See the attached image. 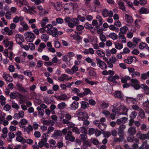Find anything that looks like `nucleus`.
Here are the masks:
<instances>
[{
  "label": "nucleus",
  "instance_id": "20e7f679",
  "mask_svg": "<svg viewBox=\"0 0 149 149\" xmlns=\"http://www.w3.org/2000/svg\"><path fill=\"white\" fill-rule=\"evenodd\" d=\"M26 40L28 42H33L36 38L35 35L32 32H28L26 33Z\"/></svg>",
  "mask_w": 149,
  "mask_h": 149
},
{
  "label": "nucleus",
  "instance_id": "9d476101",
  "mask_svg": "<svg viewBox=\"0 0 149 149\" xmlns=\"http://www.w3.org/2000/svg\"><path fill=\"white\" fill-rule=\"evenodd\" d=\"M79 107V103L77 101H74L73 102L70 104V107L69 108H67V110L68 109L72 110H75L76 109H77Z\"/></svg>",
  "mask_w": 149,
  "mask_h": 149
},
{
  "label": "nucleus",
  "instance_id": "ea45409f",
  "mask_svg": "<svg viewBox=\"0 0 149 149\" xmlns=\"http://www.w3.org/2000/svg\"><path fill=\"white\" fill-rule=\"evenodd\" d=\"M3 43L5 45L6 47H8L10 44L11 41H9L8 39L4 40L3 41Z\"/></svg>",
  "mask_w": 149,
  "mask_h": 149
},
{
  "label": "nucleus",
  "instance_id": "f257e3e1",
  "mask_svg": "<svg viewBox=\"0 0 149 149\" xmlns=\"http://www.w3.org/2000/svg\"><path fill=\"white\" fill-rule=\"evenodd\" d=\"M136 133V130L135 127H131L129 128L127 131V134L128 136L127 138V140L128 142H132L134 138V135Z\"/></svg>",
  "mask_w": 149,
  "mask_h": 149
},
{
  "label": "nucleus",
  "instance_id": "4d7b16f0",
  "mask_svg": "<svg viewBox=\"0 0 149 149\" xmlns=\"http://www.w3.org/2000/svg\"><path fill=\"white\" fill-rule=\"evenodd\" d=\"M95 130L93 128H90L88 130V133L89 134L91 135L95 133Z\"/></svg>",
  "mask_w": 149,
  "mask_h": 149
},
{
  "label": "nucleus",
  "instance_id": "cd10ccee",
  "mask_svg": "<svg viewBox=\"0 0 149 149\" xmlns=\"http://www.w3.org/2000/svg\"><path fill=\"white\" fill-rule=\"evenodd\" d=\"M52 36L54 37H57V33L58 29L57 28L54 27L52 29Z\"/></svg>",
  "mask_w": 149,
  "mask_h": 149
},
{
  "label": "nucleus",
  "instance_id": "13d9d810",
  "mask_svg": "<svg viewBox=\"0 0 149 149\" xmlns=\"http://www.w3.org/2000/svg\"><path fill=\"white\" fill-rule=\"evenodd\" d=\"M76 26L77 30L78 31H81V30L84 29V26L81 25H77Z\"/></svg>",
  "mask_w": 149,
  "mask_h": 149
},
{
  "label": "nucleus",
  "instance_id": "7ed1b4c3",
  "mask_svg": "<svg viewBox=\"0 0 149 149\" xmlns=\"http://www.w3.org/2000/svg\"><path fill=\"white\" fill-rule=\"evenodd\" d=\"M96 60L97 66L103 70L107 69V66L105 62L99 58H96Z\"/></svg>",
  "mask_w": 149,
  "mask_h": 149
},
{
  "label": "nucleus",
  "instance_id": "f3484780",
  "mask_svg": "<svg viewBox=\"0 0 149 149\" xmlns=\"http://www.w3.org/2000/svg\"><path fill=\"white\" fill-rule=\"evenodd\" d=\"M118 8L119 9L122 10L123 12L126 11L124 2L120 1L118 2Z\"/></svg>",
  "mask_w": 149,
  "mask_h": 149
},
{
  "label": "nucleus",
  "instance_id": "052dcab7",
  "mask_svg": "<svg viewBox=\"0 0 149 149\" xmlns=\"http://www.w3.org/2000/svg\"><path fill=\"white\" fill-rule=\"evenodd\" d=\"M139 138L141 140H144L146 138V135L145 134H140V135L139 137Z\"/></svg>",
  "mask_w": 149,
  "mask_h": 149
},
{
  "label": "nucleus",
  "instance_id": "c756f323",
  "mask_svg": "<svg viewBox=\"0 0 149 149\" xmlns=\"http://www.w3.org/2000/svg\"><path fill=\"white\" fill-rule=\"evenodd\" d=\"M109 106V103L103 101L101 105V107L102 109H105L107 108Z\"/></svg>",
  "mask_w": 149,
  "mask_h": 149
},
{
  "label": "nucleus",
  "instance_id": "774afa93",
  "mask_svg": "<svg viewBox=\"0 0 149 149\" xmlns=\"http://www.w3.org/2000/svg\"><path fill=\"white\" fill-rule=\"evenodd\" d=\"M100 40L102 41L105 42L106 40V38L103 34H101L100 35Z\"/></svg>",
  "mask_w": 149,
  "mask_h": 149
},
{
  "label": "nucleus",
  "instance_id": "5701e85b",
  "mask_svg": "<svg viewBox=\"0 0 149 149\" xmlns=\"http://www.w3.org/2000/svg\"><path fill=\"white\" fill-rule=\"evenodd\" d=\"M107 36L111 38L113 40L117 39L118 37L117 35L114 33H109V35H107Z\"/></svg>",
  "mask_w": 149,
  "mask_h": 149
},
{
  "label": "nucleus",
  "instance_id": "338daca9",
  "mask_svg": "<svg viewBox=\"0 0 149 149\" xmlns=\"http://www.w3.org/2000/svg\"><path fill=\"white\" fill-rule=\"evenodd\" d=\"M120 119H121L122 124L126 123L128 120V118L126 117H123L120 118Z\"/></svg>",
  "mask_w": 149,
  "mask_h": 149
},
{
  "label": "nucleus",
  "instance_id": "393cba45",
  "mask_svg": "<svg viewBox=\"0 0 149 149\" xmlns=\"http://www.w3.org/2000/svg\"><path fill=\"white\" fill-rule=\"evenodd\" d=\"M149 77V71L147 72L141 74V78L143 80H146Z\"/></svg>",
  "mask_w": 149,
  "mask_h": 149
},
{
  "label": "nucleus",
  "instance_id": "dca6fc26",
  "mask_svg": "<svg viewBox=\"0 0 149 149\" xmlns=\"http://www.w3.org/2000/svg\"><path fill=\"white\" fill-rule=\"evenodd\" d=\"M125 17L126 22L129 23H131L133 22V19L132 17L127 14L125 15Z\"/></svg>",
  "mask_w": 149,
  "mask_h": 149
},
{
  "label": "nucleus",
  "instance_id": "a878e982",
  "mask_svg": "<svg viewBox=\"0 0 149 149\" xmlns=\"http://www.w3.org/2000/svg\"><path fill=\"white\" fill-rule=\"evenodd\" d=\"M139 12L141 14H148L149 12L146 8L144 7L141 8L139 10Z\"/></svg>",
  "mask_w": 149,
  "mask_h": 149
},
{
  "label": "nucleus",
  "instance_id": "6e6d98bb",
  "mask_svg": "<svg viewBox=\"0 0 149 149\" xmlns=\"http://www.w3.org/2000/svg\"><path fill=\"white\" fill-rule=\"evenodd\" d=\"M56 21L58 24H61L63 22V20L61 18L58 17L56 18Z\"/></svg>",
  "mask_w": 149,
  "mask_h": 149
},
{
  "label": "nucleus",
  "instance_id": "a18cd8bd",
  "mask_svg": "<svg viewBox=\"0 0 149 149\" xmlns=\"http://www.w3.org/2000/svg\"><path fill=\"white\" fill-rule=\"evenodd\" d=\"M140 87L146 91H149V88L145 84H142L141 85Z\"/></svg>",
  "mask_w": 149,
  "mask_h": 149
},
{
  "label": "nucleus",
  "instance_id": "aec40b11",
  "mask_svg": "<svg viewBox=\"0 0 149 149\" xmlns=\"http://www.w3.org/2000/svg\"><path fill=\"white\" fill-rule=\"evenodd\" d=\"M127 30H128V27L126 26H124L120 28V33L122 35L126 33Z\"/></svg>",
  "mask_w": 149,
  "mask_h": 149
},
{
  "label": "nucleus",
  "instance_id": "c85d7f7f",
  "mask_svg": "<svg viewBox=\"0 0 149 149\" xmlns=\"http://www.w3.org/2000/svg\"><path fill=\"white\" fill-rule=\"evenodd\" d=\"M66 106V104L65 102H62L59 103L57 107L59 109L61 110L64 109L65 107Z\"/></svg>",
  "mask_w": 149,
  "mask_h": 149
},
{
  "label": "nucleus",
  "instance_id": "e2e57ef3",
  "mask_svg": "<svg viewBox=\"0 0 149 149\" xmlns=\"http://www.w3.org/2000/svg\"><path fill=\"white\" fill-rule=\"evenodd\" d=\"M133 85L131 86L132 87H133L136 90H138L140 87V85L139 83L137 84H133Z\"/></svg>",
  "mask_w": 149,
  "mask_h": 149
},
{
  "label": "nucleus",
  "instance_id": "412c9836",
  "mask_svg": "<svg viewBox=\"0 0 149 149\" xmlns=\"http://www.w3.org/2000/svg\"><path fill=\"white\" fill-rule=\"evenodd\" d=\"M49 36L46 34H43L41 36V38L45 42H46L49 40Z\"/></svg>",
  "mask_w": 149,
  "mask_h": 149
},
{
  "label": "nucleus",
  "instance_id": "c9c22d12",
  "mask_svg": "<svg viewBox=\"0 0 149 149\" xmlns=\"http://www.w3.org/2000/svg\"><path fill=\"white\" fill-rule=\"evenodd\" d=\"M132 40L133 42L136 44V45H134L135 46H136V45H137L138 43L141 41L140 39L135 37L133 38Z\"/></svg>",
  "mask_w": 149,
  "mask_h": 149
},
{
  "label": "nucleus",
  "instance_id": "680f3d73",
  "mask_svg": "<svg viewBox=\"0 0 149 149\" xmlns=\"http://www.w3.org/2000/svg\"><path fill=\"white\" fill-rule=\"evenodd\" d=\"M80 131L82 133L86 134L87 133V130L86 128L84 127H82L80 128Z\"/></svg>",
  "mask_w": 149,
  "mask_h": 149
},
{
  "label": "nucleus",
  "instance_id": "6ab92c4d",
  "mask_svg": "<svg viewBox=\"0 0 149 149\" xmlns=\"http://www.w3.org/2000/svg\"><path fill=\"white\" fill-rule=\"evenodd\" d=\"M81 108L84 109H86L89 106V104L85 101H82L81 102Z\"/></svg>",
  "mask_w": 149,
  "mask_h": 149
},
{
  "label": "nucleus",
  "instance_id": "9b49d317",
  "mask_svg": "<svg viewBox=\"0 0 149 149\" xmlns=\"http://www.w3.org/2000/svg\"><path fill=\"white\" fill-rule=\"evenodd\" d=\"M120 78L119 77L117 74L113 76H109L108 77V80L111 82L113 83H116L117 81H116V79H118Z\"/></svg>",
  "mask_w": 149,
  "mask_h": 149
},
{
  "label": "nucleus",
  "instance_id": "f8f14e48",
  "mask_svg": "<svg viewBox=\"0 0 149 149\" xmlns=\"http://www.w3.org/2000/svg\"><path fill=\"white\" fill-rule=\"evenodd\" d=\"M15 40L17 43L19 42H24V37L23 35L16 34L15 36Z\"/></svg>",
  "mask_w": 149,
  "mask_h": 149
},
{
  "label": "nucleus",
  "instance_id": "72a5a7b5",
  "mask_svg": "<svg viewBox=\"0 0 149 149\" xmlns=\"http://www.w3.org/2000/svg\"><path fill=\"white\" fill-rule=\"evenodd\" d=\"M96 53L99 56L101 57H104L105 55L104 53L100 50L97 51Z\"/></svg>",
  "mask_w": 149,
  "mask_h": 149
},
{
  "label": "nucleus",
  "instance_id": "1a4fd4ad",
  "mask_svg": "<svg viewBox=\"0 0 149 149\" xmlns=\"http://www.w3.org/2000/svg\"><path fill=\"white\" fill-rule=\"evenodd\" d=\"M54 97L56 98L57 100H60L64 101L68 100L69 98V97L65 94H61L60 95L58 96H56L55 95L54 96Z\"/></svg>",
  "mask_w": 149,
  "mask_h": 149
},
{
  "label": "nucleus",
  "instance_id": "a211bd4d",
  "mask_svg": "<svg viewBox=\"0 0 149 149\" xmlns=\"http://www.w3.org/2000/svg\"><path fill=\"white\" fill-rule=\"evenodd\" d=\"M125 126L123 124L120 125L118 128V132L119 134H124V130L125 128Z\"/></svg>",
  "mask_w": 149,
  "mask_h": 149
},
{
  "label": "nucleus",
  "instance_id": "423d86ee",
  "mask_svg": "<svg viewBox=\"0 0 149 149\" xmlns=\"http://www.w3.org/2000/svg\"><path fill=\"white\" fill-rule=\"evenodd\" d=\"M113 95L116 98H119L121 100H124L125 98V97L123 95V93L120 91H116L114 93Z\"/></svg>",
  "mask_w": 149,
  "mask_h": 149
},
{
  "label": "nucleus",
  "instance_id": "de8ad7c7",
  "mask_svg": "<svg viewBox=\"0 0 149 149\" xmlns=\"http://www.w3.org/2000/svg\"><path fill=\"white\" fill-rule=\"evenodd\" d=\"M44 135L45 136V137H44L42 139H41V141L45 143H46L47 141V139L48 138L47 137L49 136L48 135H46V133H44Z\"/></svg>",
  "mask_w": 149,
  "mask_h": 149
},
{
  "label": "nucleus",
  "instance_id": "bf43d9fd",
  "mask_svg": "<svg viewBox=\"0 0 149 149\" xmlns=\"http://www.w3.org/2000/svg\"><path fill=\"white\" fill-rule=\"evenodd\" d=\"M83 143L88 147H91V143L88 140L86 141Z\"/></svg>",
  "mask_w": 149,
  "mask_h": 149
},
{
  "label": "nucleus",
  "instance_id": "2f4dec72",
  "mask_svg": "<svg viewBox=\"0 0 149 149\" xmlns=\"http://www.w3.org/2000/svg\"><path fill=\"white\" fill-rule=\"evenodd\" d=\"M84 27L86 29H91L93 28L94 26L91 24H89L88 22H86L84 25Z\"/></svg>",
  "mask_w": 149,
  "mask_h": 149
},
{
  "label": "nucleus",
  "instance_id": "7c9ffc66",
  "mask_svg": "<svg viewBox=\"0 0 149 149\" xmlns=\"http://www.w3.org/2000/svg\"><path fill=\"white\" fill-rule=\"evenodd\" d=\"M119 36L120 39L122 40L121 42L123 43H125L126 42V40L124 36V34L122 35L120 33H119Z\"/></svg>",
  "mask_w": 149,
  "mask_h": 149
},
{
  "label": "nucleus",
  "instance_id": "a19ab883",
  "mask_svg": "<svg viewBox=\"0 0 149 149\" xmlns=\"http://www.w3.org/2000/svg\"><path fill=\"white\" fill-rule=\"evenodd\" d=\"M139 116L141 118H143L145 117V113L144 111L141 109L139 112Z\"/></svg>",
  "mask_w": 149,
  "mask_h": 149
},
{
  "label": "nucleus",
  "instance_id": "0eeeda50",
  "mask_svg": "<svg viewBox=\"0 0 149 149\" xmlns=\"http://www.w3.org/2000/svg\"><path fill=\"white\" fill-rule=\"evenodd\" d=\"M76 5V4L75 3H67L64 5L63 8L65 12L68 13V11H69V8L70 6L72 7V8L74 9V7Z\"/></svg>",
  "mask_w": 149,
  "mask_h": 149
},
{
  "label": "nucleus",
  "instance_id": "864d4df0",
  "mask_svg": "<svg viewBox=\"0 0 149 149\" xmlns=\"http://www.w3.org/2000/svg\"><path fill=\"white\" fill-rule=\"evenodd\" d=\"M77 18L79 19V20L81 22H84L86 19L84 17H82L80 15H78Z\"/></svg>",
  "mask_w": 149,
  "mask_h": 149
},
{
  "label": "nucleus",
  "instance_id": "09e8293b",
  "mask_svg": "<svg viewBox=\"0 0 149 149\" xmlns=\"http://www.w3.org/2000/svg\"><path fill=\"white\" fill-rule=\"evenodd\" d=\"M72 91L74 93H76L77 96H79V94H80V90L78 88H75L73 89Z\"/></svg>",
  "mask_w": 149,
  "mask_h": 149
},
{
  "label": "nucleus",
  "instance_id": "f704fd0d",
  "mask_svg": "<svg viewBox=\"0 0 149 149\" xmlns=\"http://www.w3.org/2000/svg\"><path fill=\"white\" fill-rule=\"evenodd\" d=\"M12 106L13 108L15 109H18L19 108V107L18 104L13 101H12Z\"/></svg>",
  "mask_w": 149,
  "mask_h": 149
},
{
  "label": "nucleus",
  "instance_id": "f03ea898",
  "mask_svg": "<svg viewBox=\"0 0 149 149\" xmlns=\"http://www.w3.org/2000/svg\"><path fill=\"white\" fill-rule=\"evenodd\" d=\"M128 110L123 105H120L117 108V111L119 115L127 114Z\"/></svg>",
  "mask_w": 149,
  "mask_h": 149
},
{
  "label": "nucleus",
  "instance_id": "8fccbe9b",
  "mask_svg": "<svg viewBox=\"0 0 149 149\" xmlns=\"http://www.w3.org/2000/svg\"><path fill=\"white\" fill-rule=\"evenodd\" d=\"M120 138H115L114 139V141L115 142H121L122 140L121 139H123V136L122 135H120Z\"/></svg>",
  "mask_w": 149,
  "mask_h": 149
},
{
  "label": "nucleus",
  "instance_id": "58836bf2",
  "mask_svg": "<svg viewBox=\"0 0 149 149\" xmlns=\"http://www.w3.org/2000/svg\"><path fill=\"white\" fill-rule=\"evenodd\" d=\"M115 47L118 49H120L123 47V45L122 44L117 43L115 45Z\"/></svg>",
  "mask_w": 149,
  "mask_h": 149
},
{
  "label": "nucleus",
  "instance_id": "c03bdc74",
  "mask_svg": "<svg viewBox=\"0 0 149 149\" xmlns=\"http://www.w3.org/2000/svg\"><path fill=\"white\" fill-rule=\"evenodd\" d=\"M137 116V113L135 111L132 112L130 116V118L131 119H133L134 118H136Z\"/></svg>",
  "mask_w": 149,
  "mask_h": 149
},
{
  "label": "nucleus",
  "instance_id": "5fc2aeb1",
  "mask_svg": "<svg viewBox=\"0 0 149 149\" xmlns=\"http://www.w3.org/2000/svg\"><path fill=\"white\" fill-rule=\"evenodd\" d=\"M10 97L12 99H15L17 97V95L15 93H11L10 95Z\"/></svg>",
  "mask_w": 149,
  "mask_h": 149
},
{
  "label": "nucleus",
  "instance_id": "473e14b6",
  "mask_svg": "<svg viewBox=\"0 0 149 149\" xmlns=\"http://www.w3.org/2000/svg\"><path fill=\"white\" fill-rule=\"evenodd\" d=\"M107 127V125L104 123H101L98 126L99 128L102 131L105 130Z\"/></svg>",
  "mask_w": 149,
  "mask_h": 149
},
{
  "label": "nucleus",
  "instance_id": "37998d69",
  "mask_svg": "<svg viewBox=\"0 0 149 149\" xmlns=\"http://www.w3.org/2000/svg\"><path fill=\"white\" fill-rule=\"evenodd\" d=\"M131 81V82L130 84L131 86H132L133 84H135L139 83V81L138 80L134 79H132Z\"/></svg>",
  "mask_w": 149,
  "mask_h": 149
},
{
  "label": "nucleus",
  "instance_id": "4c0bfd02",
  "mask_svg": "<svg viewBox=\"0 0 149 149\" xmlns=\"http://www.w3.org/2000/svg\"><path fill=\"white\" fill-rule=\"evenodd\" d=\"M71 21H72V22H73L74 24L75 25V26H77L78 24H79V20L78 19H77L76 18H73L71 19Z\"/></svg>",
  "mask_w": 149,
  "mask_h": 149
},
{
  "label": "nucleus",
  "instance_id": "4468645a",
  "mask_svg": "<svg viewBox=\"0 0 149 149\" xmlns=\"http://www.w3.org/2000/svg\"><path fill=\"white\" fill-rule=\"evenodd\" d=\"M37 110L38 111V115L39 117H42L44 115V110L42 109L40 106H38L37 107Z\"/></svg>",
  "mask_w": 149,
  "mask_h": 149
},
{
  "label": "nucleus",
  "instance_id": "e433bc0d",
  "mask_svg": "<svg viewBox=\"0 0 149 149\" xmlns=\"http://www.w3.org/2000/svg\"><path fill=\"white\" fill-rule=\"evenodd\" d=\"M102 15L104 17H107L109 15V11L107 9H104L102 12Z\"/></svg>",
  "mask_w": 149,
  "mask_h": 149
},
{
  "label": "nucleus",
  "instance_id": "b1692460",
  "mask_svg": "<svg viewBox=\"0 0 149 149\" xmlns=\"http://www.w3.org/2000/svg\"><path fill=\"white\" fill-rule=\"evenodd\" d=\"M85 81L88 84H90L91 85V86H93V85L95 84H96L98 82L97 81H90L89 79L87 78H86L85 79Z\"/></svg>",
  "mask_w": 149,
  "mask_h": 149
},
{
  "label": "nucleus",
  "instance_id": "2eb2a0df",
  "mask_svg": "<svg viewBox=\"0 0 149 149\" xmlns=\"http://www.w3.org/2000/svg\"><path fill=\"white\" fill-rule=\"evenodd\" d=\"M62 132L58 130L56 131V130L54 132V133L52 134V136L54 139L57 138L58 136H62Z\"/></svg>",
  "mask_w": 149,
  "mask_h": 149
},
{
  "label": "nucleus",
  "instance_id": "bb28decb",
  "mask_svg": "<svg viewBox=\"0 0 149 149\" xmlns=\"http://www.w3.org/2000/svg\"><path fill=\"white\" fill-rule=\"evenodd\" d=\"M132 56H129L127 57V59H125L124 61L125 63L128 64H131L132 62H133V61L132 60Z\"/></svg>",
  "mask_w": 149,
  "mask_h": 149
},
{
  "label": "nucleus",
  "instance_id": "3c124183",
  "mask_svg": "<svg viewBox=\"0 0 149 149\" xmlns=\"http://www.w3.org/2000/svg\"><path fill=\"white\" fill-rule=\"evenodd\" d=\"M72 130L73 132H75L76 133L79 134L80 133L79 130V129L77 127H74L72 129Z\"/></svg>",
  "mask_w": 149,
  "mask_h": 149
},
{
  "label": "nucleus",
  "instance_id": "39448f33",
  "mask_svg": "<svg viewBox=\"0 0 149 149\" xmlns=\"http://www.w3.org/2000/svg\"><path fill=\"white\" fill-rule=\"evenodd\" d=\"M79 120H85L88 119L89 118L88 114L86 111H80L79 113Z\"/></svg>",
  "mask_w": 149,
  "mask_h": 149
},
{
  "label": "nucleus",
  "instance_id": "ddd939ff",
  "mask_svg": "<svg viewBox=\"0 0 149 149\" xmlns=\"http://www.w3.org/2000/svg\"><path fill=\"white\" fill-rule=\"evenodd\" d=\"M16 86L18 88V91L22 93H23L24 92L26 93L27 92V91L25 89L24 87L22 86V84H19L18 83Z\"/></svg>",
  "mask_w": 149,
  "mask_h": 149
},
{
  "label": "nucleus",
  "instance_id": "4be33fe9",
  "mask_svg": "<svg viewBox=\"0 0 149 149\" xmlns=\"http://www.w3.org/2000/svg\"><path fill=\"white\" fill-rule=\"evenodd\" d=\"M3 77L5 79L6 81L10 82H12L13 81V78L12 77L9 75H3Z\"/></svg>",
  "mask_w": 149,
  "mask_h": 149
},
{
  "label": "nucleus",
  "instance_id": "603ef678",
  "mask_svg": "<svg viewBox=\"0 0 149 149\" xmlns=\"http://www.w3.org/2000/svg\"><path fill=\"white\" fill-rule=\"evenodd\" d=\"M141 20L139 19H136L134 22L135 26L137 28H139L140 26L139 24V22H140Z\"/></svg>",
  "mask_w": 149,
  "mask_h": 149
},
{
  "label": "nucleus",
  "instance_id": "49530a36",
  "mask_svg": "<svg viewBox=\"0 0 149 149\" xmlns=\"http://www.w3.org/2000/svg\"><path fill=\"white\" fill-rule=\"evenodd\" d=\"M146 43L143 42H141L139 45V49H142L145 48L146 47Z\"/></svg>",
  "mask_w": 149,
  "mask_h": 149
},
{
  "label": "nucleus",
  "instance_id": "6e6552de",
  "mask_svg": "<svg viewBox=\"0 0 149 149\" xmlns=\"http://www.w3.org/2000/svg\"><path fill=\"white\" fill-rule=\"evenodd\" d=\"M83 89L84 91L80 93L79 94V97H83L84 96L87 95L89 94L91 95L93 93L89 88H83Z\"/></svg>",
  "mask_w": 149,
  "mask_h": 149
},
{
  "label": "nucleus",
  "instance_id": "79ce46f5",
  "mask_svg": "<svg viewBox=\"0 0 149 149\" xmlns=\"http://www.w3.org/2000/svg\"><path fill=\"white\" fill-rule=\"evenodd\" d=\"M11 107L10 105L6 104L3 107V109L6 111H8L11 109Z\"/></svg>",
  "mask_w": 149,
  "mask_h": 149
},
{
  "label": "nucleus",
  "instance_id": "0e129e2a",
  "mask_svg": "<svg viewBox=\"0 0 149 149\" xmlns=\"http://www.w3.org/2000/svg\"><path fill=\"white\" fill-rule=\"evenodd\" d=\"M75 124L72 123V122H70L69 123L68 125V129H70L71 128L72 129L75 126Z\"/></svg>",
  "mask_w": 149,
  "mask_h": 149
},
{
  "label": "nucleus",
  "instance_id": "69168bd1",
  "mask_svg": "<svg viewBox=\"0 0 149 149\" xmlns=\"http://www.w3.org/2000/svg\"><path fill=\"white\" fill-rule=\"evenodd\" d=\"M80 84L82 85H85V84L84 81L82 80H77L75 83V84L77 85H79Z\"/></svg>",
  "mask_w": 149,
  "mask_h": 149
}]
</instances>
